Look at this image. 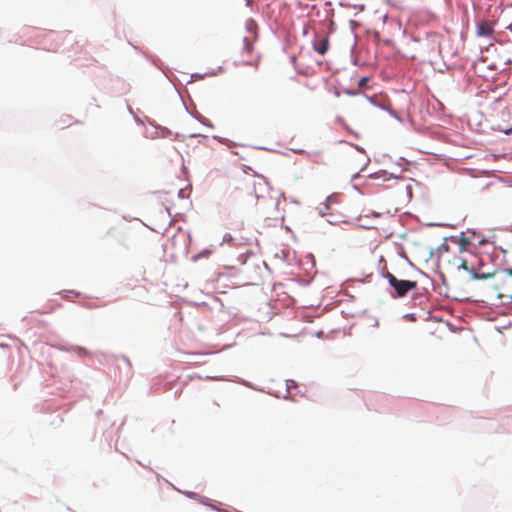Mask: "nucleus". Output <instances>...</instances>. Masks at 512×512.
Instances as JSON below:
<instances>
[{"instance_id":"9","label":"nucleus","mask_w":512,"mask_h":512,"mask_svg":"<svg viewBox=\"0 0 512 512\" xmlns=\"http://www.w3.org/2000/svg\"><path fill=\"white\" fill-rule=\"evenodd\" d=\"M461 267H463L465 270H469L468 268V263L466 260H463L462 263H461Z\"/></svg>"},{"instance_id":"8","label":"nucleus","mask_w":512,"mask_h":512,"mask_svg":"<svg viewBox=\"0 0 512 512\" xmlns=\"http://www.w3.org/2000/svg\"><path fill=\"white\" fill-rule=\"evenodd\" d=\"M257 61H258V57H255V58L251 57V59H250V60H248V61H247V63H248L249 65H254V64H256V63H257Z\"/></svg>"},{"instance_id":"2","label":"nucleus","mask_w":512,"mask_h":512,"mask_svg":"<svg viewBox=\"0 0 512 512\" xmlns=\"http://www.w3.org/2000/svg\"><path fill=\"white\" fill-rule=\"evenodd\" d=\"M385 278L388 280L389 284L395 289L396 294L399 297L405 296L410 290H413L417 287L416 281L399 280L390 272H388L385 275Z\"/></svg>"},{"instance_id":"6","label":"nucleus","mask_w":512,"mask_h":512,"mask_svg":"<svg viewBox=\"0 0 512 512\" xmlns=\"http://www.w3.org/2000/svg\"><path fill=\"white\" fill-rule=\"evenodd\" d=\"M470 244V242L468 241V239L466 238H461L460 240V243H459V250L461 252H464L467 250V246Z\"/></svg>"},{"instance_id":"1","label":"nucleus","mask_w":512,"mask_h":512,"mask_svg":"<svg viewBox=\"0 0 512 512\" xmlns=\"http://www.w3.org/2000/svg\"><path fill=\"white\" fill-rule=\"evenodd\" d=\"M472 278L476 280L490 279L483 286V290L491 300L501 304L512 303V269H503L493 273H479L471 271Z\"/></svg>"},{"instance_id":"4","label":"nucleus","mask_w":512,"mask_h":512,"mask_svg":"<svg viewBox=\"0 0 512 512\" xmlns=\"http://www.w3.org/2000/svg\"><path fill=\"white\" fill-rule=\"evenodd\" d=\"M314 50L320 55H324L329 49V38L326 35H316L313 41Z\"/></svg>"},{"instance_id":"7","label":"nucleus","mask_w":512,"mask_h":512,"mask_svg":"<svg viewBox=\"0 0 512 512\" xmlns=\"http://www.w3.org/2000/svg\"><path fill=\"white\" fill-rule=\"evenodd\" d=\"M369 77H362L361 79H359L358 81V88L359 89H363V88H366L367 87V83L369 82Z\"/></svg>"},{"instance_id":"11","label":"nucleus","mask_w":512,"mask_h":512,"mask_svg":"<svg viewBox=\"0 0 512 512\" xmlns=\"http://www.w3.org/2000/svg\"><path fill=\"white\" fill-rule=\"evenodd\" d=\"M68 293L74 294L75 296H78V293H74L73 291H69Z\"/></svg>"},{"instance_id":"10","label":"nucleus","mask_w":512,"mask_h":512,"mask_svg":"<svg viewBox=\"0 0 512 512\" xmlns=\"http://www.w3.org/2000/svg\"><path fill=\"white\" fill-rule=\"evenodd\" d=\"M512 133V127L506 131V134Z\"/></svg>"},{"instance_id":"3","label":"nucleus","mask_w":512,"mask_h":512,"mask_svg":"<svg viewBox=\"0 0 512 512\" xmlns=\"http://www.w3.org/2000/svg\"><path fill=\"white\" fill-rule=\"evenodd\" d=\"M247 30L249 35L243 38L244 51L248 55H252L254 50L253 43L257 39L256 24L254 23V21L250 20L247 22Z\"/></svg>"},{"instance_id":"5","label":"nucleus","mask_w":512,"mask_h":512,"mask_svg":"<svg viewBox=\"0 0 512 512\" xmlns=\"http://www.w3.org/2000/svg\"><path fill=\"white\" fill-rule=\"evenodd\" d=\"M494 30L492 25L487 21H481L477 24V34L479 36H491Z\"/></svg>"}]
</instances>
